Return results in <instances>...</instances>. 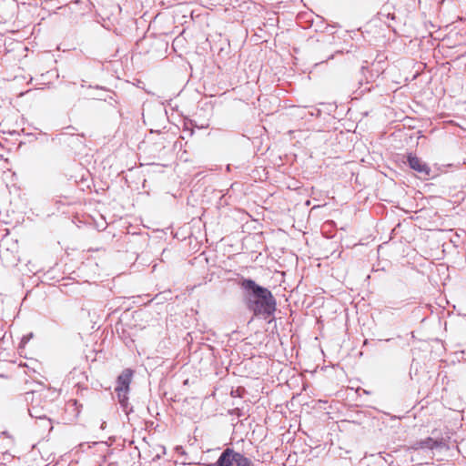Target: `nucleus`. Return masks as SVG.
<instances>
[{
  "instance_id": "nucleus-1",
  "label": "nucleus",
  "mask_w": 466,
  "mask_h": 466,
  "mask_svg": "<svg viewBox=\"0 0 466 466\" xmlns=\"http://www.w3.org/2000/svg\"><path fill=\"white\" fill-rule=\"evenodd\" d=\"M238 285L242 289L243 302L247 309L256 317L267 319L274 315L277 309V300L272 292L258 285L251 279L242 278Z\"/></svg>"
},
{
  "instance_id": "nucleus-2",
  "label": "nucleus",
  "mask_w": 466,
  "mask_h": 466,
  "mask_svg": "<svg viewBox=\"0 0 466 466\" xmlns=\"http://www.w3.org/2000/svg\"><path fill=\"white\" fill-rule=\"evenodd\" d=\"M133 370L130 369L124 370L116 379V384L115 387V391L116 393V397L118 402L123 410V411L128 415L133 411L132 406H130L128 401V392L130 390V383L132 381Z\"/></svg>"
},
{
  "instance_id": "nucleus-3",
  "label": "nucleus",
  "mask_w": 466,
  "mask_h": 466,
  "mask_svg": "<svg viewBox=\"0 0 466 466\" xmlns=\"http://www.w3.org/2000/svg\"><path fill=\"white\" fill-rule=\"evenodd\" d=\"M214 466H255L251 459L232 448H226L221 452Z\"/></svg>"
},
{
  "instance_id": "nucleus-4",
  "label": "nucleus",
  "mask_w": 466,
  "mask_h": 466,
  "mask_svg": "<svg viewBox=\"0 0 466 466\" xmlns=\"http://www.w3.org/2000/svg\"><path fill=\"white\" fill-rule=\"evenodd\" d=\"M35 393L33 392H27L26 393V400H28V396L32 397V403L30 407L28 408V412L32 418L39 419V420H45L47 421L48 426L50 429H52L51 426V420L47 418L48 414V409H47V402L45 401L43 405H41V395L38 394L37 398H35Z\"/></svg>"
},
{
  "instance_id": "nucleus-5",
  "label": "nucleus",
  "mask_w": 466,
  "mask_h": 466,
  "mask_svg": "<svg viewBox=\"0 0 466 466\" xmlns=\"http://www.w3.org/2000/svg\"><path fill=\"white\" fill-rule=\"evenodd\" d=\"M407 163L412 170L420 174L424 178L431 176V169L428 164L412 153L407 155Z\"/></svg>"
},
{
  "instance_id": "nucleus-6",
  "label": "nucleus",
  "mask_w": 466,
  "mask_h": 466,
  "mask_svg": "<svg viewBox=\"0 0 466 466\" xmlns=\"http://www.w3.org/2000/svg\"><path fill=\"white\" fill-rule=\"evenodd\" d=\"M444 445V441L442 439L441 440H434L431 437H428L424 440L417 441L413 444V448L415 450L419 449H428V450H433L437 448H441Z\"/></svg>"
},
{
  "instance_id": "nucleus-7",
  "label": "nucleus",
  "mask_w": 466,
  "mask_h": 466,
  "mask_svg": "<svg viewBox=\"0 0 466 466\" xmlns=\"http://www.w3.org/2000/svg\"><path fill=\"white\" fill-rule=\"evenodd\" d=\"M67 135V133H61L59 135V140H64L66 141V136Z\"/></svg>"
},
{
  "instance_id": "nucleus-8",
  "label": "nucleus",
  "mask_w": 466,
  "mask_h": 466,
  "mask_svg": "<svg viewBox=\"0 0 466 466\" xmlns=\"http://www.w3.org/2000/svg\"><path fill=\"white\" fill-rule=\"evenodd\" d=\"M70 138H71L72 140H77V141L79 140L78 136H75V135H72V136L70 137Z\"/></svg>"
},
{
  "instance_id": "nucleus-9",
  "label": "nucleus",
  "mask_w": 466,
  "mask_h": 466,
  "mask_svg": "<svg viewBox=\"0 0 466 466\" xmlns=\"http://www.w3.org/2000/svg\"><path fill=\"white\" fill-rule=\"evenodd\" d=\"M66 129H74L72 127H67Z\"/></svg>"
}]
</instances>
